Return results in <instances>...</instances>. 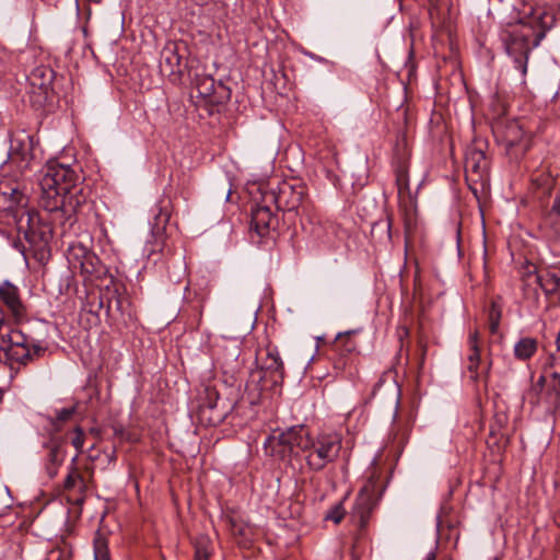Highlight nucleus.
<instances>
[{
    "mask_svg": "<svg viewBox=\"0 0 560 560\" xmlns=\"http://www.w3.org/2000/svg\"><path fill=\"white\" fill-rule=\"evenodd\" d=\"M539 226L547 237L560 240V189L556 194L550 210L542 217Z\"/></svg>",
    "mask_w": 560,
    "mask_h": 560,
    "instance_id": "15",
    "label": "nucleus"
},
{
    "mask_svg": "<svg viewBox=\"0 0 560 560\" xmlns=\"http://www.w3.org/2000/svg\"><path fill=\"white\" fill-rule=\"evenodd\" d=\"M533 185L537 188H544L546 191H550L552 185V178L549 175H539L532 178Z\"/></svg>",
    "mask_w": 560,
    "mask_h": 560,
    "instance_id": "36",
    "label": "nucleus"
},
{
    "mask_svg": "<svg viewBox=\"0 0 560 560\" xmlns=\"http://www.w3.org/2000/svg\"><path fill=\"white\" fill-rule=\"evenodd\" d=\"M198 95L207 98L214 93V80L210 75H197L194 81Z\"/></svg>",
    "mask_w": 560,
    "mask_h": 560,
    "instance_id": "27",
    "label": "nucleus"
},
{
    "mask_svg": "<svg viewBox=\"0 0 560 560\" xmlns=\"http://www.w3.org/2000/svg\"><path fill=\"white\" fill-rule=\"evenodd\" d=\"M382 491L378 481L374 478L369 479L360 490L354 503L353 516L358 518L361 526L368 523L370 514L381 499Z\"/></svg>",
    "mask_w": 560,
    "mask_h": 560,
    "instance_id": "6",
    "label": "nucleus"
},
{
    "mask_svg": "<svg viewBox=\"0 0 560 560\" xmlns=\"http://www.w3.org/2000/svg\"><path fill=\"white\" fill-rule=\"evenodd\" d=\"M537 351V340L530 337L520 339L514 345V355L517 360H529Z\"/></svg>",
    "mask_w": 560,
    "mask_h": 560,
    "instance_id": "24",
    "label": "nucleus"
},
{
    "mask_svg": "<svg viewBox=\"0 0 560 560\" xmlns=\"http://www.w3.org/2000/svg\"><path fill=\"white\" fill-rule=\"evenodd\" d=\"M345 346L347 351H352L354 349V343L350 340V332L338 334L335 347Z\"/></svg>",
    "mask_w": 560,
    "mask_h": 560,
    "instance_id": "37",
    "label": "nucleus"
},
{
    "mask_svg": "<svg viewBox=\"0 0 560 560\" xmlns=\"http://www.w3.org/2000/svg\"><path fill=\"white\" fill-rule=\"evenodd\" d=\"M271 439L277 440L289 453L293 454L296 451L306 452L311 436L303 425H299L291 427Z\"/></svg>",
    "mask_w": 560,
    "mask_h": 560,
    "instance_id": "12",
    "label": "nucleus"
},
{
    "mask_svg": "<svg viewBox=\"0 0 560 560\" xmlns=\"http://www.w3.org/2000/svg\"><path fill=\"white\" fill-rule=\"evenodd\" d=\"M277 218L267 206L256 205L252 209L250 229L257 233L258 236H266L271 229L275 228Z\"/></svg>",
    "mask_w": 560,
    "mask_h": 560,
    "instance_id": "14",
    "label": "nucleus"
},
{
    "mask_svg": "<svg viewBox=\"0 0 560 560\" xmlns=\"http://www.w3.org/2000/svg\"><path fill=\"white\" fill-rule=\"evenodd\" d=\"M550 366L552 369H555V371H559L560 372V353L558 354H553L551 357V363H550Z\"/></svg>",
    "mask_w": 560,
    "mask_h": 560,
    "instance_id": "39",
    "label": "nucleus"
},
{
    "mask_svg": "<svg viewBox=\"0 0 560 560\" xmlns=\"http://www.w3.org/2000/svg\"><path fill=\"white\" fill-rule=\"evenodd\" d=\"M79 176L69 166L49 162L39 178L42 206L49 212L74 211L80 201L75 197Z\"/></svg>",
    "mask_w": 560,
    "mask_h": 560,
    "instance_id": "2",
    "label": "nucleus"
},
{
    "mask_svg": "<svg viewBox=\"0 0 560 560\" xmlns=\"http://www.w3.org/2000/svg\"><path fill=\"white\" fill-rule=\"evenodd\" d=\"M345 516V509L341 502L335 504L326 514L325 520L332 521L335 524L341 522Z\"/></svg>",
    "mask_w": 560,
    "mask_h": 560,
    "instance_id": "33",
    "label": "nucleus"
},
{
    "mask_svg": "<svg viewBox=\"0 0 560 560\" xmlns=\"http://www.w3.org/2000/svg\"><path fill=\"white\" fill-rule=\"evenodd\" d=\"M74 436L71 439V444L77 450V455L79 456L80 453L83 451L84 446V432L80 427H77L73 430Z\"/></svg>",
    "mask_w": 560,
    "mask_h": 560,
    "instance_id": "34",
    "label": "nucleus"
},
{
    "mask_svg": "<svg viewBox=\"0 0 560 560\" xmlns=\"http://www.w3.org/2000/svg\"><path fill=\"white\" fill-rule=\"evenodd\" d=\"M65 457L66 451L60 442H52L48 446L45 469L50 478H54L58 474V469L62 465Z\"/></svg>",
    "mask_w": 560,
    "mask_h": 560,
    "instance_id": "21",
    "label": "nucleus"
},
{
    "mask_svg": "<svg viewBox=\"0 0 560 560\" xmlns=\"http://www.w3.org/2000/svg\"><path fill=\"white\" fill-rule=\"evenodd\" d=\"M546 408L548 410H556L560 408V372L553 371L550 380L547 383V392L545 396Z\"/></svg>",
    "mask_w": 560,
    "mask_h": 560,
    "instance_id": "23",
    "label": "nucleus"
},
{
    "mask_svg": "<svg viewBox=\"0 0 560 560\" xmlns=\"http://www.w3.org/2000/svg\"><path fill=\"white\" fill-rule=\"evenodd\" d=\"M94 560H109V550L106 538L100 533L96 534L93 541Z\"/></svg>",
    "mask_w": 560,
    "mask_h": 560,
    "instance_id": "29",
    "label": "nucleus"
},
{
    "mask_svg": "<svg viewBox=\"0 0 560 560\" xmlns=\"http://www.w3.org/2000/svg\"><path fill=\"white\" fill-rule=\"evenodd\" d=\"M547 383H548V382H547V380H546V376L541 375V376L538 378V381H537L536 385L534 386V389H535V390H536V389H537V390H542V388L545 387V385H546Z\"/></svg>",
    "mask_w": 560,
    "mask_h": 560,
    "instance_id": "40",
    "label": "nucleus"
},
{
    "mask_svg": "<svg viewBox=\"0 0 560 560\" xmlns=\"http://www.w3.org/2000/svg\"><path fill=\"white\" fill-rule=\"evenodd\" d=\"M44 349L34 343L32 339L22 331L10 329L1 334L0 361L8 364H26L34 357H37Z\"/></svg>",
    "mask_w": 560,
    "mask_h": 560,
    "instance_id": "3",
    "label": "nucleus"
},
{
    "mask_svg": "<svg viewBox=\"0 0 560 560\" xmlns=\"http://www.w3.org/2000/svg\"><path fill=\"white\" fill-rule=\"evenodd\" d=\"M540 278L535 272H527L522 279V290L525 299L537 300L539 296Z\"/></svg>",
    "mask_w": 560,
    "mask_h": 560,
    "instance_id": "25",
    "label": "nucleus"
},
{
    "mask_svg": "<svg viewBox=\"0 0 560 560\" xmlns=\"http://www.w3.org/2000/svg\"><path fill=\"white\" fill-rule=\"evenodd\" d=\"M304 199V190L303 188H293L291 185L284 184L280 190L278 196L276 197V201L278 203V208H282L288 211H293L298 209Z\"/></svg>",
    "mask_w": 560,
    "mask_h": 560,
    "instance_id": "17",
    "label": "nucleus"
},
{
    "mask_svg": "<svg viewBox=\"0 0 560 560\" xmlns=\"http://www.w3.org/2000/svg\"><path fill=\"white\" fill-rule=\"evenodd\" d=\"M500 312L495 310V305L492 304V310L490 313V330L491 332H495L499 326Z\"/></svg>",
    "mask_w": 560,
    "mask_h": 560,
    "instance_id": "38",
    "label": "nucleus"
},
{
    "mask_svg": "<svg viewBox=\"0 0 560 560\" xmlns=\"http://www.w3.org/2000/svg\"><path fill=\"white\" fill-rule=\"evenodd\" d=\"M423 560H435V553L429 552Z\"/></svg>",
    "mask_w": 560,
    "mask_h": 560,
    "instance_id": "41",
    "label": "nucleus"
},
{
    "mask_svg": "<svg viewBox=\"0 0 560 560\" xmlns=\"http://www.w3.org/2000/svg\"><path fill=\"white\" fill-rule=\"evenodd\" d=\"M556 23V16L546 8H534L523 11L518 23L505 30L503 40L506 52L513 58L515 69L521 73L522 81L527 72L528 52L533 36L536 37V45Z\"/></svg>",
    "mask_w": 560,
    "mask_h": 560,
    "instance_id": "1",
    "label": "nucleus"
},
{
    "mask_svg": "<svg viewBox=\"0 0 560 560\" xmlns=\"http://www.w3.org/2000/svg\"><path fill=\"white\" fill-rule=\"evenodd\" d=\"M52 79L54 71L46 66L36 67L28 77L31 85L39 89L44 94H47L50 89Z\"/></svg>",
    "mask_w": 560,
    "mask_h": 560,
    "instance_id": "22",
    "label": "nucleus"
},
{
    "mask_svg": "<svg viewBox=\"0 0 560 560\" xmlns=\"http://www.w3.org/2000/svg\"><path fill=\"white\" fill-rule=\"evenodd\" d=\"M67 259L73 271L90 277L100 271L98 257L81 243L72 244L68 248Z\"/></svg>",
    "mask_w": 560,
    "mask_h": 560,
    "instance_id": "8",
    "label": "nucleus"
},
{
    "mask_svg": "<svg viewBox=\"0 0 560 560\" xmlns=\"http://www.w3.org/2000/svg\"><path fill=\"white\" fill-rule=\"evenodd\" d=\"M154 220H153V231L160 233L163 231L170 220V213L166 209H163L161 205H155L152 209Z\"/></svg>",
    "mask_w": 560,
    "mask_h": 560,
    "instance_id": "28",
    "label": "nucleus"
},
{
    "mask_svg": "<svg viewBox=\"0 0 560 560\" xmlns=\"http://www.w3.org/2000/svg\"><path fill=\"white\" fill-rule=\"evenodd\" d=\"M78 455L72 458V463L68 468V474L63 481V490L73 494L81 495L86 490V480L80 470L75 467L74 463Z\"/></svg>",
    "mask_w": 560,
    "mask_h": 560,
    "instance_id": "19",
    "label": "nucleus"
},
{
    "mask_svg": "<svg viewBox=\"0 0 560 560\" xmlns=\"http://www.w3.org/2000/svg\"><path fill=\"white\" fill-rule=\"evenodd\" d=\"M556 522L557 524L560 526V511L558 512V514L556 515Z\"/></svg>",
    "mask_w": 560,
    "mask_h": 560,
    "instance_id": "42",
    "label": "nucleus"
},
{
    "mask_svg": "<svg viewBox=\"0 0 560 560\" xmlns=\"http://www.w3.org/2000/svg\"><path fill=\"white\" fill-rule=\"evenodd\" d=\"M182 58L178 54L176 44H167L161 51L160 67L163 72L174 74L180 71Z\"/></svg>",
    "mask_w": 560,
    "mask_h": 560,
    "instance_id": "20",
    "label": "nucleus"
},
{
    "mask_svg": "<svg viewBox=\"0 0 560 560\" xmlns=\"http://www.w3.org/2000/svg\"><path fill=\"white\" fill-rule=\"evenodd\" d=\"M392 220L387 217L385 220L377 221L372 225V234H377L378 232L385 233V237L390 240L392 234Z\"/></svg>",
    "mask_w": 560,
    "mask_h": 560,
    "instance_id": "32",
    "label": "nucleus"
},
{
    "mask_svg": "<svg viewBox=\"0 0 560 560\" xmlns=\"http://www.w3.org/2000/svg\"><path fill=\"white\" fill-rule=\"evenodd\" d=\"M492 560H499V558H497V557H495V558H493Z\"/></svg>",
    "mask_w": 560,
    "mask_h": 560,
    "instance_id": "43",
    "label": "nucleus"
},
{
    "mask_svg": "<svg viewBox=\"0 0 560 560\" xmlns=\"http://www.w3.org/2000/svg\"><path fill=\"white\" fill-rule=\"evenodd\" d=\"M256 361L260 369L270 375L275 384L283 380L284 368L277 347L268 346L265 349H259Z\"/></svg>",
    "mask_w": 560,
    "mask_h": 560,
    "instance_id": "11",
    "label": "nucleus"
},
{
    "mask_svg": "<svg viewBox=\"0 0 560 560\" xmlns=\"http://www.w3.org/2000/svg\"><path fill=\"white\" fill-rule=\"evenodd\" d=\"M486 163V156L482 151L471 150L466 158V170L478 173L482 164Z\"/></svg>",
    "mask_w": 560,
    "mask_h": 560,
    "instance_id": "31",
    "label": "nucleus"
},
{
    "mask_svg": "<svg viewBox=\"0 0 560 560\" xmlns=\"http://www.w3.org/2000/svg\"><path fill=\"white\" fill-rule=\"evenodd\" d=\"M214 354L222 366L229 368L235 363L241 354L237 339H222L214 347Z\"/></svg>",
    "mask_w": 560,
    "mask_h": 560,
    "instance_id": "16",
    "label": "nucleus"
},
{
    "mask_svg": "<svg viewBox=\"0 0 560 560\" xmlns=\"http://www.w3.org/2000/svg\"><path fill=\"white\" fill-rule=\"evenodd\" d=\"M0 197L9 202V209L24 206L26 202V197L21 190V185L19 183H11L9 179L0 182Z\"/></svg>",
    "mask_w": 560,
    "mask_h": 560,
    "instance_id": "18",
    "label": "nucleus"
},
{
    "mask_svg": "<svg viewBox=\"0 0 560 560\" xmlns=\"http://www.w3.org/2000/svg\"><path fill=\"white\" fill-rule=\"evenodd\" d=\"M18 229L32 246L34 257L40 262L46 261L49 258L48 245L51 237L49 229L39 224L38 220L28 211L20 214Z\"/></svg>",
    "mask_w": 560,
    "mask_h": 560,
    "instance_id": "5",
    "label": "nucleus"
},
{
    "mask_svg": "<svg viewBox=\"0 0 560 560\" xmlns=\"http://www.w3.org/2000/svg\"><path fill=\"white\" fill-rule=\"evenodd\" d=\"M211 555V544L208 537H199L195 541L194 560H209Z\"/></svg>",
    "mask_w": 560,
    "mask_h": 560,
    "instance_id": "30",
    "label": "nucleus"
},
{
    "mask_svg": "<svg viewBox=\"0 0 560 560\" xmlns=\"http://www.w3.org/2000/svg\"><path fill=\"white\" fill-rule=\"evenodd\" d=\"M396 183L398 186L399 191L401 192L405 189H408L409 187V179L407 170L405 166H400L396 172Z\"/></svg>",
    "mask_w": 560,
    "mask_h": 560,
    "instance_id": "35",
    "label": "nucleus"
},
{
    "mask_svg": "<svg viewBox=\"0 0 560 560\" xmlns=\"http://www.w3.org/2000/svg\"><path fill=\"white\" fill-rule=\"evenodd\" d=\"M0 301L7 306L15 320L25 317V307L20 299L19 290L12 283L5 281L0 284Z\"/></svg>",
    "mask_w": 560,
    "mask_h": 560,
    "instance_id": "13",
    "label": "nucleus"
},
{
    "mask_svg": "<svg viewBox=\"0 0 560 560\" xmlns=\"http://www.w3.org/2000/svg\"><path fill=\"white\" fill-rule=\"evenodd\" d=\"M481 340L478 330L470 331L467 339V370L470 372V377L477 381L481 375L486 378L489 375L491 369V360L485 364L483 370L479 373Z\"/></svg>",
    "mask_w": 560,
    "mask_h": 560,
    "instance_id": "10",
    "label": "nucleus"
},
{
    "mask_svg": "<svg viewBox=\"0 0 560 560\" xmlns=\"http://www.w3.org/2000/svg\"><path fill=\"white\" fill-rule=\"evenodd\" d=\"M33 161V140L25 132L12 137L10 141L8 162L18 168L22 175L30 170Z\"/></svg>",
    "mask_w": 560,
    "mask_h": 560,
    "instance_id": "9",
    "label": "nucleus"
},
{
    "mask_svg": "<svg viewBox=\"0 0 560 560\" xmlns=\"http://www.w3.org/2000/svg\"><path fill=\"white\" fill-rule=\"evenodd\" d=\"M77 406H78V404H74L71 407L61 408L59 410H56L55 417L49 418L50 424L54 427L55 431H60L62 428V424L72 419V417L77 412Z\"/></svg>",
    "mask_w": 560,
    "mask_h": 560,
    "instance_id": "26",
    "label": "nucleus"
},
{
    "mask_svg": "<svg viewBox=\"0 0 560 560\" xmlns=\"http://www.w3.org/2000/svg\"><path fill=\"white\" fill-rule=\"evenodd\" d=\"M341 450V439L338 434L324 433L311 439L306 450V464L314 471L323 470L328 464L335 462Z\"/></svg>",
    "mask_w": 560,
    "mask_h": 560,
    "instance_id": "4",
    "label": "nucleus"
},
{
    "mask_svg": "<svg viewBox=\"0 0 560 560\" xmlns=\"http://www.w3.org/2000/svg\"><path fill=\"white\" fill-rule=\"evenodd\" d=\"M206 398L199 406V412L202 419L207 420L210 424L217 425L221 423L235 408L221 399L219 393L214 388L207 387Z\"/></svg>",
    "mask_w": 560,
    "mask_h": 560,
    "instance_id": "7",
    "label": "nucleus"
}]
</instances>
